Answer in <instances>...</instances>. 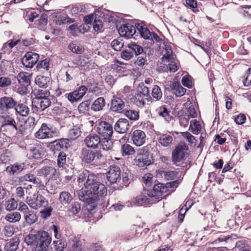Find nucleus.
Returning a JSON list of instances; mask_svg holds the SVG:
<instances>
[{
	"label": "nucleus",
	"mask_w": 251,
	"mask_h": 251,
	"mask_svg": "<svg viewBox=\"0 0 251 251\" xmlns=\"http://www.w3.org/2000/svg\"><path fill=\"white\" fill-rule=\"evenodd\" d=\"M107 188L101 182H99L91 188V189L81 190L78 193L79 200L86 204L94 203L100 198L107 195Z\"/></svg>",
	"instance_id": "obj_1"
},
{
	"label": "nucleus",
	"mask_w": 251,
	"mask_h": 251,
	"mask_svg": "<svg viewBox=\"0 0 251 251\" xmlns=\"http://www.w3.org/2000/svg\"><path fill=\"white\" fill-rule=\"evenodd\" d=\"M51 242V237L48 232L39 231L37 232L36 241L34 243L32 251H48Z\"/></svg>",
	"instance_id": "obj_2"
},
{
	"label": "nucleus",
	"mask_w": 251,
	"mask_h": 251,
	"mask_svg": "<svg viewBox=\"0 0 251 251\" xmlns=\"http://www.w3.org/2000/svg\"><path fill=\"white\" fill-rule=\"evenodd\" d=\"M77 181L79 183H83L85 189H91L93 186L99 184L100 179L98 176L87 170H84L80 173L78 176Z\"/></svg>",
	"instance_id": "obj_3"
},
{
	"label": "nucleus",
	"mask_w": 251,
	"mask_h": 251,
	"mask_svg": "<svg viewBox=\"0 0 251 251\" xmlns=\"http://www.w3.org/2000/svg\"><path fill=\"white\" fill-rule=\"evenodd\" d=\"M58 133V130L55 127H53L50 124L43 123L35 133L34 136L39 139H49L56 136Z\"/></svg>",
	"instance_id": "obj_4"
},
{
	"label": "nucleus",
	"mask_w": 251,
	"mask_h": 251,
	"mask_svg": "<svg viewBox=\"0 0 251 251\" xmlns=\"http://www.w3.org/2000/svg\"><path fill=\"white\" fill-rule=\"evenodd\" d=\"M146 100L152 102V98L150 95L148 87L144 84L139 85L138 93L135 96L134 103L139 107H143L146 104Z\"/></svg>",
	"instance_id": "obj_5"
},
{
	"label": "nucleus",
	"mask_w": 251,
	"mask_h": 251,
	"mask_svg": "<svg viewBox=\"0 0 251 251\" xmlns=\"http://www.w3.org/2000/svg\"><path fill=\"white\" fill-rule=\"evenodd\" d=\"M26 202L34 209L46 207L48 205V200L43 196L38 193L34 194L32 197H27Z\"/></svg>",
	"instance_id": "obj_6"
},
{
	"label": "nucleus",
	"mask_w": 251,
	"mask_h": 251,
	"mask_svg": "<svg viewBox=\"0 0 251 251\" xmlns=\"http://www.w3.org/2000/svg\"><path fill=\"white\" fill-rule=\"evenodd\" d=\"M102 157V155L100 152L93 151L88 148H84L82 150V159L86 163H90L93 161L97 162Z\"/></svg>",
	"instance_id": "obj_7"
},
{
	"label": "nucleus",
	"mask_w": 251,
	"mask_h": 251,
	"mask_svg": "<svg viewBox=\"0 0 251 251\" xmlns=\"http://www.w3.org/2000/svg\"><path fill=\"white\" fill-rule=\"evenodd\" d=\"M97 131L100 138H111L113 135L112 126L106 122H100L98 125Z\"/></svg>",
	"instance_id": "obj_8"
},
{
	"label": "nucleus",
	"mask_w": 251,
	"mask_h": 251,
	"mask_svg": "<svg viewBox=\"0 0 251 251\" xmlns=\"http://www.w3.org/2000/svg\"><path fill=\"white\" fill-rule=\"evenodd\" d=\"M135 162L136 165L140 167L148 166L151 163L148 153L147 147H144L140 151L139 154L137 155Z\"/></svg>",
	"instance_id": "obj_9"
},
{
	"label": "nucleus",
	"mask_w": 251,
	"mask_h": 251,
	"mask_svg": "<svg viewBox=\"0 0 251 251\" xmlns=\"http://www.w3.org/2000/svg\"><path fill=\"white\" fill-rule=\"evenodd\" d=\"M167 192L166 185L158 183L154 185L152 190H148L147 194L151 198H154L156 200H158L161 199L162 195Z\"/></svg>",
	"instance_id": "obj_10"
},
{
	"label": "nucleus",
	"mask_w": 251,
	"mask_h": 251,
	"mask_svg": "<svg viewBox=\"0 0 251 251\" xmlns=\"http://www.w3.org/2000/svg\"><path fill=\"white\" fill-rule=\"evenodd\" d=\"M37 175L43 176L49 180H56L58 176L59 173L54 167L45 166L37 171Z\"/></svg>",
	"instance_id": "obj_11"
},
{
	"label": "nucleus",
	"mask_w": 251,
	"mask_h": 251,
	"mask_svg": "<svg viewBox=\"0 0 251 251\" xmlns=\"http://www.w3.org/2000/svg\"><path fill=\"white\" fill-rule=\"evenodd\" d=\"M137 24L133 25L127 23L122 25L118 29L119 33L122 37L126 38L132 37L136 33Z\"/></svg>",
	"instance_id": "obj_12"
},
{
	"label": "nucleus",
	"mask_w": 251,
	"mask_h": 251,
	"mask_svg": "<svg viewBox=\"0 0 251 251\" xmlns=\"http://www.w3.org/2000/svg\"><path fill=\"white\" fill-rule=\"evenodd\" d=\"M69 146L68 140L62 138L50 142L49 147L52 151L55 153L57 152L63 151L64 149H67Z\"/></svg>",
	"instance_id": "obj_13"
},
{
	"label": "nucleus",
	"mask_w": 251,
	"mask_h": 251,
	"mask_svg": "<svg viewBox=\"0 0 251 251\" xmlns=\"http://www.w3.org/2000/svg\"><path fill=\"white\" fill-rule=\"evenodd\" d=\"M39 59L38 54L33 52H27L22 59V64L26 68H32Z\"/></svg>",
	"instance_id": "obj_14"
},
{
	"label": "nucleus",
	"mask_w": 251,
	"mask_h": 251,
	"mask_svg": "<svg viewBox=\"0 0 251 251\" xmlns=\"http://www.w3.org/2000/svg\"><path fill=\"white\" fill-rule=\"evenodd\" d=\"M121 170L117 165L110 166L107 175V179L111 184L116 183L121 179Z\"/></svg>",
	"instance_id": "obj_15"
},
{
	"label": "nucleus",
	"mask_w": 251,
	"mask_h": 251,
	"mask_svg": "<svg viewBox=\"0 0 251 251\" xmlns=\"http://www.w3.org/2000/svg\"><path fill=\"white\" fill-rule=\"evenodd\" d=\"M187 150L186 146L179 145L172 152V159L173 162L176 165H179L184 158L185 151Z\"/></svg>",
	"instance_id": "obj_16"
},
{
	"label": "nucleus",
	"mask_w": 251,
	"mask_h": 251,
	"mask_svg": "<svg viewBox=\"0 0 251 251\" xmlns=\"http://www.w3.org/2000/svg\"><path fill=\"white\" fill-rule=\"evenodd\" d=\"M131 139L135 146L139 147L145 143L146 135L143 131L136 129L131 134Z\"/></svg>",
	"instance_id": "obj_17"
},
{
	"label": "nucleus",
	"mask_w": 251,
	"mask_h": 251,
	"mask_svg": "<svg viewBox=\"0 0 251 251\" xmlns=\"http://www.w3.org/2000/svg\"><path fill=\"white\" fill-rule=\"evenodd\" d=\"M19 180L20 182L27 181L32 182L40 190H44L45 188V184L42 182L40 179L31 174H27L21 176L19 178Z\"/></svg>",
	"instance_id": "obj_18"
},
{
	"label": "nucleus",
	"mask_w": 251,
	"mask_h": 251,
	"mask_svg": "<svg viewBox=\"0 0 251 251\" xmlns=\"http://www.w3.org/2000/svg\"><path fill=\"white\" fill-rule=\"evenodd\" d=\"M17 101L10 97H3L0 99V110H5L15 108Z\"/></svg>",
	"instance_id": "obj_19"
},
{
	"label": "nucleus",
	"mask_w": 251,
	"mask_h": 251,
	"mask_svg": "<svg viewBox=\"0 0 251 251\" xmlns=\"http://www.w3.org/2000/svg\"><path fill=\"white\" fill-rule=\"evenodd\" d=\"M129 128L128 121L126 119L120 118L115 124V130L120 133H124L127 131Z\"/></svg>",
	"instance_id": "obj_20"
},
{
	"label": "nucleus",
	"mask_w": 251,
	"mask_h": 251,
	"mask_svg": "<svg viewBox=\"0 0 251 251\" xmlns=\"http://www.w3.org/2000/svg\"><path fill=\"white\" fill-rule=\"evenodd\" d=\"M125 106V102L121 98L114 96L111 100L110 109L113 112H121Z\"/></svg>",
	"instance_id": "obj_21"
},
{
	"label": "nucleus",
	"mask_w": 251,
	"mask_h": 251,
	"mask_svg": "<svg viewBox=\"0 0 251 251\" xmlns=\"http://www.w3.org/2000/svg\"><path fill=\"white\" fill-rule=\"evenodd\" d=\"M85 143L88 148H97L100 143V137L97 134H90L85 140Z\"/></svg>",
	"instance_id": "obj_22"
},
{
	"label": "nucleus",
	"mask_w": 251,
	"mask_h": 251,
	"mask_svg": "<svg viewBox=\"0 0 251 251\" xmlns=\"http://www.w3.org/2000/svg\"><path fill=\"white\" fill-rule=\"evenodd\" d=\"M29 151L30 157L36 159L41 158L44 154V149L39 145L31 147Z\"/></svg>",
	"instance_id": "obj_23"
},
{
	"label": "nucleus",
	"mask_w": 251,
	"mask_h": 251,
	"mask_svg": "<svg viewBox=\"0 0 251 251\" xmlns=\"http://www.w3.org/2000/svg\"><path fill=\"white\" fill-rule=\"evenodd\" d=\"M51 82V78L44 75H37L35 78V83L40 87L46 88L48 87Z\"/></svg>",
	"instance_id": "obj_24"
},
{
	"label": "nucleus",
	"mask_w": 251,
	"mask_h": 251,
	"mask_svg": "<svg viewBox=\"0 0 251 251\" xmlns=\"http://www.w3.org/2000/svg\"><path fill=\"white\" fill-rule=\"evenodd\" d=\"M138 33L140 34L141 37L145 39L149 40L151 38L152 32L143 24L138 23L136 25Z\"/></svg>",
	"instance_id": "obj_25"
},
{
	"label": "nucleus",
	"mask_w": 251,
	"mask_h": 251,
	"mask_svg": "<svg viewBox=\"0 0 251 251\" xmlns=\"http://www.w3.org/2000/svg\"><path fill=\"white\" fill-rule=\"evenodd\" d=\"M106 104L103 97H100L94 101L91 105V109L95 112L102 110Z\"/></svg>",
	"instance_id": "obj_26"
},
{
	"label": "nucleus",
	"mask_w": 251,
	"mask_h": 251,
	"mask_svg": "<svg viewBox=\"0 0 251 251\" xmlns=\"http://www.w3.org/2000/svg\"><path fill=\"white\" fill-rule=\"evenodd\" d=\"M165 53L161 58L162 62L164 64L169 61H173L176 58L175 55L173 54L171 47L170 46L165 45Z\"/></svg>",
	"instance_id": "obj_27"
},
{
	"label": "nucleus",
	"mask_w": 251,
	"mask_h": 251,
	"mask_svg": "<svg viewBox=\"0 0 251 251\" xmlns=\"http://www.w3.org/2000/svg\"><path fill=\"white\" fill-rule=\"evenodd\" d=\"M120 151L123 157L129 156L135 153L134 148L131 145L127 143L122 145Z\"/></svg>",
	"instance_id": "obj_28"
},
{
	"label": "nucleus",
	"mask_w": 251,
	"mask_h": 251,
	"mask_svg": "<svg viewBox=\"0 0 251 251\" xmlns=\"http://www.w3.org/2000/svg\"><path fill=\"white\" fill-rule=\"evenodd\" d=\"M59 201L64 205H68L73 200L72 195L67 191H62L60 193Z\"/></svg>",
	"instance_id": "obj_29"
},
{
	"label": "nucleus",
	"mask_w": 251,
	"mask_h": 251,
	"mask_svg": "<svg viewBox=\"0 0 251 251\" xmlns=\"http://www.w3.org/2000/svg\"><path fill=\"white\" fill-rule=\"evenodd\" d=\"M19 244V239L17 237L9 240L5 245V251H15Z\"/></svg>",
	"instance_id": "obj_30"
},
{
	"label": "nucleus",
	"mask_w": 251,
	"mask_h": 251,
	"mask_svg": "<svg viewBox=\"0 0 251 251\" xmlns=\"http://www.w3.org/2000/svg\"><path fill=\"white\" fill-rule=\"evenodd\" d=\"M172 90L173 93L176 97H181L186 93V89L181 86L178 82H174L172 84Z\"/></svg>",
	"instance_id": "obj_31"
},
{
	"label": "nucleus",
	"mask_w": 251,
	"mask_h": 251,
	"mask_svg": "<svg viewBox=\"0 0 251 251\" xmlns=\"http://www.w3.org/2000/svg\"><path fill=\"white\" fill-rule=\"evenodd\" d=\"M25 167L24 164L15 163L8 166L6 168V171L12 175L18 174L24 169Z\"/></svg>",
	"instance_id": "obj_32"
},
{
	"label": "nucleus",
	"mask_w": 251,
	"mask_h": 251,
	"mask_svg": "<svg viewBox=\"0 0 251 251\" xmlns=\"http://www.w3.org/2000/svg\"><path fill=\"white\" fill-rule=\"evenodd\" d=\"M15 110L17 114L22 116H26L29 112L28 106L22 103H17L15 107Z\"/></svg>",
	"instance_id": "obj_33"
},
{
	"label": "nucleus",
	"mask_w": 251,
	"mask_h": 251,
	"mask_svg": "<svg viewBox=\"0 0 251 251\" xmlns=\"http://www.w3.org/2000/svg\"><path fill=\"white\" fill-rule=\"evenodd\" d=\"M23 215L25 222L30 225L35 223L38 220V217L33 211L29 210Z\"/></svg>",
	"instance_id": "obj_34"
},
{
	"label": "nucleus",
	"mask_w": 251,
	"mask_h": 251,
	"mask_svg": "<svg viewBox=\"0 0 251 251\" xmlns=\"http://www.w3.org/2000/svg\"><path fill=\"white\" fill-rule=\"evenodd\" d=\"M32 94L35 96V99L36 100H38L49 97L50 95V93L47 90L35 89L33 91Z\"/></svg>",
	"instance_id": "obj_35"
},
{
	"label": "nucleus",
	"mask_w": 251,
	"mask_h": 251,
	"mask_svg": "<svg viewBox=\"0 0 251 251\" xmlns=\"http://www.w3.org/2000/svg\"><path fill=\"white\" fill-rule=\"evenodd\" d=\"M111 138H100V148L103 151H109L113 148V142Z\"/></svg>",
	"instance_id": "obj_36"
},
{
	"label": "nucleus",
	"mask_w": 251,
	"mask_h": 251,
	"mask_svg": "<svg viewBox=\"0 0 251 251\" xmlns=\"http://www.w3.org/2000/svg\"><path fill=\"white\" fill-rule=\"evenodd\" d=\"M127 47H129V50H131L132 53L136 56L140 55L144 52L143 47L136 43H131L128 44Z\"/></svg>",
	"instance_id": "obj_37"
},
{
	"label": "nucleus",
	"mask_w": 251,
	"mask_h": 251,
	"mask_svg": "<svg viewBox=\"0 0 251 251\" xmlns=\"http://www.w3.org/2000/svg\"><path fill=\"white\" fill-rule=\"evenodd\" d=\"M66 154L63 151L58 152L57 155V164L60 168L65 169L67 165L66 164Z\"/></svg>",
	"instance_id": "obj_38"
},
{
	"label": "nucleus",
	"mask_w": 251,
	"mask_h": 251,
	"mask_svg": "<svg viewBox=\"0 0 251 251\" xmlns=\"http://www.w3.org/2000/svg\"><path fill=\"white\" fill-rule=\"evenodd\" d=\"M91 101L85 100L81 102L78 106V110L80 113L86 114L91 109Z\"/></svg>",
	"instance_id": "obj_39"
},
{
	"label": "nucleus",
	"mask_w": 251,
	"mask_h": 251,
	"mask_svg": "<svg viewBox=\"0 0 251 251\" xmlns=\"http://www.w3.org/2000/svg\"><path fill=\"white\" fill-rule=\"evenodd\" d=\"M37 108L40 111H43L49 107L51 104L50 100L49 97L40 99V100H37Z\"/></svg>",
	"instance_id": "obj_40"
},
{
	"label": "nucleus",
	"mask_w": 251,
	"mask_h": 251,
	"mask_svg": "<svg viewBox=\"0 0 251 251\" xmlns=\"http://www.w3.org/2000/svg\"><path fill=\"white\" fill-rule=\"evenodd\" d=\"M201 126L200 122L196 120L190 122L189 130L194 134H198L201 130Z\"/></svg>",
	"instance_id": "obj_41"
},
{
	"label": "nucleus",
	"mask_w": 251,
	"mask_h": 251,
	"mask_svg": "<svg viewBox=\"0 0 251 251\" xmlns=\"http://www.w3.org/2000/svg\"><path fill=\"white\" fill-rule=\"evenodd\" d=\"M17 80L19 83L29 85L30 83L29 75L27 73L20 72L17 76Z\"/></svg>",
	"instance_id": "obj_42"
},
{
	"label": "nucleus",
	"mask_w": 251,
	"mask_h": 251,
	"mask_svg": "<svg viewBox=\"0 0 251 251\" xmlns=\"http://www.w3.org/2000/svg\"><path fill=\"white\" fill-rule=\"evenodd\" d=\"M161 175L163 176L167 180H173L176 178H180L181 175L176 171H162Z\"/></svg>",
	"instance_id": "obj_43"
},
{
	"label": "nucleus",
	"mask_w": 251,
	"mask_h": 251,
	"mask_svg": "<svg viewBox=\"0 0 251 251\" xmlns=\"http://www.w3.org/2000/svg\"><path fill=\"white\" fill-rule=\"evenodd\" d=\"M4 126L11 129L13 131H18V126L15 121L11 117H7L5 119Z\"/></svg>",
	"instance_id": "obj_44"
},
{
	"label": "nucleus",
	"mask_w": 251,
	"mask_h": 251,
	"mask_svg": "<svg viewBox=\"0 0 251 251\" xmlns=\"http://www.w3.org/2000/svg\"><path fill=\"white\" fill-rule=\"evenodd\" d=\"M18 202L14 198H11L8 200L5 201L4 207L6 210L11 211L17 208Z\"/></svg>",
	"instance_id": "obj_45"
},
{
	"label": "nucleus",
	"mask_w": 251,
	"mask_h": 251,
	"mask_svg": "<svg viewBox=\"0 0 251 251\" xmlns=\"http://www.w3.org/2000/svg\"><path fill=\"white\" fill-rule=\"evenodd\" d=\"M156 111L158 116L168 120L170 118V111H168L166 106L163 105L156 109Z\"/></svg>",
	"instance_id": "obj_46"
},
{
	"label": "nucleus",
	"mask_w": 251,
	"mask_h": 251,
	"mask_svg": "<svg viewBox=\"0 0 251 251\" xmlns=\"http://www.w3.org/2000/svg\"><path fill=\"white\" fill-rule=\"evenodd\" d=\"M21 216L19 212H13L7 214L5 220L11 223H15L20 220Z\"/></svg>",
	"instance_id": "obj_47"
},
{
	"label": "nucleus",
	"mask_w": 251,
	"mask_h": 251,
	"mask_svg": "<svg viewBox=\"0 0 251 251\" xmlns=\"http://www.w3.org/2000/svg\"><path fill=\"white\" fill-rule=\"evenodd\" d=\"M152 100L154 99L156 101L161 100L162 97V92L161 88L157 85H154L151 92Z\"/></svg>",
	"instance_id": "obj_48"
},
{
	"label": "nucleus",
	"mask_w": 251,
	"mask_h": 251,
	"mask_svg": "<svg viewBox=\"0 0 251 251\" xmlns=\"http://www.w3.org/2000/svg\"><path fill=\"white\" fill-rule=\"evenodd\" d=\"M173 138L169 135H162L159 138V143L164 147H168L172 142Z\"/></svg>",
	"instance_id": "obj_49"
},
{
	"label": "nucleus",
	"mask_w": 251,
	"mask_h": 251,
	"mask_svg": "<svg viewBox=\"0 0 251 251\" xmlns=\"http://www.w3.org/2000/svg\"><path fill=\"white\" fill-rule=\"evenodd\" d=\"M81 135V131L79 127L74 126L69 130L68 137L71 140H75Z\"/></svg>",
	"instance_id": "obj_50"
},
{
	"label": "nucleus",
	"mask_w": 251,
	"mask_h": 251,
	"mask_svg": "<svg viewBox=\"0 0 251 251\" xmlns=\"http://www.w3.org/2000/svg\"><path fill=\"white\" fill-rule=\"evenodd\" d=\"M124 114L129 119L136 121L139 119V112L134 110H126L125 111Z\"/></svg>",
	"instance_id": "obj_51"
},
{
	"label": "nucleus",
	"mask_w": 251,
	"mask_h": 251,
	"mask_svg": "<svg viewBox=\"0 0 251 251\" xmlns=\"http://www.w3.org/2000/svg\"><path fill=\"white\" fill-rule=\"evenodd\" d=\"M12 158V153L10 151L5 150L2 153L0 154V160L2 163L6 164Z\"/></svg>",
	"instance_id": "obj_52"
},
{
	"label": "nucleus",
	"mask_w": 251,
	"mask_h": 251,
	"mask_svg": "<svg viewBox=\"0 0 251 251\" xmlns=\"http://www.w3.org/2000/svg\"><path fill=\"white\" fill-rule=\"evenodd\" d=\"M52 245V248L54 251H63L66 244L63 240H58L54 241Z\"/></svg>",
	"instance_id": "obj_53"
},
{
	"label": "nucleus",
	"mask_w": 251,
	"mask_h": 251,
	"mask_svg": "<svg viewBox=\"0 0 251 251\" xmlns=\"http://www.w3.org/2000/svg\"><path fill=\"white\" fill-rule=\"evenodd\" d=\"M74 63L81 68L88 67L89 61L88 58L80 57L74 60Z\"/></svg>",
	"instance_id": "obj_54"
},
{
	"label": "nucleus",
	"mask_w": 251,
	"mask_h": 251,
	"mask_svg": "<svg viewBox=\"0 0 251 251\" xmlns=\"http://www.w3.org/2000/svg\"><path fill=\"white\" fill-rule=\"evenodd\" d=\"M124 43L120 38L114 39L111 43L112 48L115 50L119 51L123 48Z\"/></svg>",
	"instance_id": "obj_55"
},
{
	"label": "nucleus",
	"mask_w": 251,
	"mask_h": 251,
	"mask_svg": "<svg viewBox=\"0 0 251 251\" xmlns=\"http://www.w3.org/2000/svg\"><path fill=\"white\" fill-rule=\"evenodd\" d=\"M182 136L191 145H196L197 140L195 137L188 131L182 132L181 133Z\"/></svg>",
	"instance_id": "obj_56"
},
{
	"label": "nucleus",
	"mask_w": 251,
	"mask_h": 251,
	"mask_svg": "<svg viewBox=\"0 0 251 251\" xmlns=\"http://www.w3.org/2000/svg\"><path fill=\"white\" fill-rule=\"evenodd\" d=\"M149 202V199L145 196L137 197L132 201L133 203L137 206H140Z\"/></svg>",
	"instance_id": "obj_57"
},
{
	"label": "nucleus",
	"mask_w": 251,
	"mask_h": 251,
	"mask_svg": "<svg viewBox=\"0 0 251 251\" xmlns=\"http://www.w3.org/2000/svg\"><path fill=\"white\" fill-rule=\"evenodd\" d=\"M11 79L10 77L2 76H0V88H6L11 85Z\"/></svg>",
	"instance_id": "obj_58"
},
{
	"label": "nucleus",
	"mask_w": 251,
	"mask_h": 251,
	"mask_svg": "<svg viewBox=\"0 0 251 251\" xmlns=\"http://www.w3.org/2000/svg\"><path fill=\"white\" fill-rule=\"evenodd\" d=\"M192 203L191 201H187L185 205H183L179 210V218L180 222L183 221V215L191 207Z\"/></svg>",
	"instance_id": "obj_59"
},
{
	"label": "nucleus",
	"mask_w": 251,
	"mask_h": 251,
	"mask_svg": "<svg viewBox=\"0 0 251 251\" xmlns=\"http://www.w3.org/2000/svg\"><path fill=\"white\" fill-rule=\"evenodd\" d=\"M147 62V54L146 53H142L138 56L135 63L139 67H143Z\"/></svg>",
	"instance_id": "obj_60"
},
{
	"label": "nucleus",
	"mask_w": 251,
	"mask_h": 251,
	"mask_svg": "<svg viewBox=\"0 0 251 251\" xmlns=\"http://www.w3.org/2000/svg\"><path fill=\"white\" fill-rule=\"evenodd\" d=\"M68 48L72 52L78 54H81L83 51V48L82 47L74 43L70 44Z\"/></svg>",
	"instance_id": "obj_61"
},
{
	"label": "nucleus",
	"mask_w": 251,
	"mask_h": 251,
	"mask_svg": "<svg viewBox=\"0 0 251 251\" xmlns=\"http://www.w3.org/2000/svg\"><path fill=\"white\" fill-rule=\"evenodd\" d=\"M72 249L73 251H81V243L79 238L74 237L73 239Z\"/></svg>",
	"instance_id": "obj_62"
},
{
	"label": "nucleus",
	"mask_w": 251,
	"mask_h": 251,
	"mask_svg": "<svg viewBox=\"0 0 251 251\" xmlns=\"http://www.w3.org/2000/svg\"><path fill=\"white\" fill-rule=\"evenodd\" d=\"M121 56L123 59L129 60L133 57L134 55L131 50H129V47H128L121 52Z\"/></svg>",
	"instance_id": "obj_63"
},
{
	"label": "nucleus",
	"mask_w": 251,
	"mask_h": 251,
	"mask_svg": "<svg viewBox=\"0 0 251 251\" xmlns=\"http://www.w3.org/2000/svg\"><path fill=\"white\" fill-rule=\"evenodd\" d=\"M37 233L36 234H31L26 236L25 238V242L28 245H30L32 248V251H33V247H34V244L36 241Z\"/></svg>",
	"instance_id": "obj_64"
}]
</instances>
